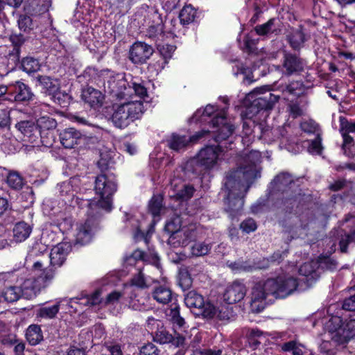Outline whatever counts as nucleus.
<instances>
[{
  "mask_svg": "<svg viewBox=\"0 0 355 355\" xmlns=\"http://www.w3.org/2000/svg\"><path fill=\"white\" fill-rule=\"evenodd\" d=\"M267 190L272 206L277 211L279 223L284 228L291 229L294 225L293 219L309 209L310 198L296 187L294 177L288 172L275 175Z\"/></svg>",
  "mask_w": 355,
  "mask_h": 355,
  "instance_id": "nucleus-1",
  "label": "nucleus"
},
{
  "mask_svg": "<svg viewBox=\"0 0 355 355\" xmlns=\"http://www.w3.org/2000/svg\"><path fill=\"white\" fill-rule=\"evenodd\" d=\"M299 273L302 276L300 279L286 276L268 278L265 281V287L270 295L275 298L284 299L297 290L299 281L304 282L307 287H311L320 278L318 272L308 263L300 266Z\"/></svg>",
  "mask_w": 355,
  "mask_h": 355,
  "instance_id": "nucleus-2",
  "label": "nucleus"
},
{
  "mask_svg": "<svg viewBox=\"0 0 355 355\" xmlns=\"http://www.w3.org/2000/svg\"><path fill=\"white\" fill-rule=\"evenodd\" d=\"M223 151L220 144L206 145L195 157L185 163L184 172L196 176L204 175L217 165L219 155Z\"/></svg>",
  "mask_w": 355,
  "mask_h": 355,
  "instance_id": "nucleus-3",
  "label": "nucleus"
},
{
  "mask_svg": "<svg viewBox=\"0 0 355 355\" xmlns=\"http://www.w3.org/2000/svg\"><path fill=\"white\" fill-rule=\"evenodd\" d=\"M117 190L116 176L113 174L100 173L95 179L94 191L100 198L97 202L87 200L89 209L98 207L107 211L112 209L113 196Z\"/></svg>",
  "mask_w": 355,
  "mask_h": 355,
  "instance_id": "nucleus-4",
  "label": "nucleus"
},
{
  "mask_svg": "<svg viewBox=\"0 0 355 355\" xmlns=\"http://www.w3.org/2000/svg\"><path fill=\"white\" fill-rule=\"evenodd\" d=\"M211 128H216L214 131L201 130L196 132L189 139V142L197 143L201 140L210 139H213L216 143L220 144L222 141L227 140L234 132L235 127L233 124L228 122L227 118L224 114H218L211 120Z\"/></svg>",
  "mask_w": 355,
  "mask_h": 355,
  "instance_id": "nucleus-5",
  "label": "nucleus"
},
{
  "mask_svg": "<svg viewBox=\"0 0 355 355\" xmlns=\"http://www.w3.org/2000/svg\"><path fill=\"white\" fill-rule=\"evenodd\" d=\"M224 186L227 191L225 210L233 219L241 214L244 205L243 197L239 192L240 181L235 178L234 173L227 175Z\"/></svg>",
  "mask_w": 355,
  "mask_h": 355,
  "instance_id": "nucleus-6",
  "label": "nucleus"
},
{
  "mask_svg": "<svg viewBox=\"0 0 355 355\" xmlns=\"http://www.w3.org/2000/svg\"><path fill=\"white\" fill-rule=\"evenodd\" d=\"M144 105L141 101H130L117 106L112 115L115 127L123 129L141 117Z\"/></svg>",
  "mask_w": 355,
  "mask_h": 355,
  "instance_id": "nucleus-7",
  "label": "nucleus"
},
{
  "mask_svg": "<svg viewBox=\"0 0 355 355\" xmlns=\"http://www.w3.org/2000/svg\"><path fill=\"white\" fill-rule=\"evenodd\" d=\"M35 282L26 279L21 286L6 284L2 291V296L8 302H15L23 297L27 300L36 297L40 288L35 285Z\"/></svg>",
  "mask_w": 355,
  "mask_h": 355,
  "instance_id": "nucleus-8",
  "label": "nucleus"
},
{
  "mask_svg": "<svg viewBox=\"0 0 355 355\" xmlns=\"http://www.w3.org/2000/svg\"><path fill=\"white\" fill-rule=\"evenodd\" d=\"M94 137H87L74 128H68L59 134L60 143L65 148H89Z\"/></svg>",
  "mask_w": 355,
  "mask_h": 355,
  "instance_id": "nucleus-9",
  "label": "nucleus"
},
{
  "mask_svg": "<svg viewBox=\"0 0 355 355\" xmlns=\"http://www.w3.org/2000/svg\"><path fill=\"white\" fill-rule=\"evenodd\" d=\"M153 340L161 345H168L173 348H184L187 345L186 335L172 329H168L164 326L157 328L153 335Z\"/></svg>",
  "mask_w": 355,
  "mask_h": 355,
  "instance_id": "nucleus-10",
  "label": "nucleus"
},
{
  "mask_svg": "<svg viewBox=\"0 0 355 355\" xmlns=\"http://www.w3.org/2000/svg\"><path fill=\"white\" fill-rule=\"evenodd\" d=\"M26 15H21L18 26L21 31L26 32L33 28L32 17H40L44 13V0H27L24 5Z\"/></svg>",
  "mask_w": 355,
  "mask_h": 355,
  "instance_id": "nucleus-11",
  "label": "nucleus"
},
{
  "mask_svg": "<svg viewBox=\"0 0 355 355\" xmlns=\"http://www.w3.org/2000/svg\"><path fill=\"white\" fill-rule=\"evenodd\" d=\"M12 50H10L7 56V73L12 71L20 67V57L21 48L24 46L26 39L23 34L12 33L9 36Z\"/></svg>",
  "mask_w": 355,
  "mask_h": 355,
  "instance_id": "nucleus-12",
  "label": "nucleus"
},
{
  "mask_svg": "<svg viewBox=\"0 0 355 355\" xmlns=\"http://www.w3.org/2000/svg\"><path fill=\"white\" fill-rule=\"evenodd\" d=\"M130 84L125 78H121L116 81V87H117V91L116 96L117 98H123L129 96V90L130 89H133L135 94L139 97L140 99L145 100L146 98L148 97L147 88L143 80H140V82L132 81Z\"/></svg>",
  "mask_w": 355,
  "mask_h": 355,
  "instance_id": "nucleus-13",
  "label": "nucleus"
},
{
  "mask_svg": "<svg viewBox=\"0 0 355 355\" xmlns=\"http://www.w3.org/2000/svg\"><path fill=\"white\" fill-rule=\"evenodd\" d=\"M154 53L153 46L144 42H134L129 50L128 58L136 65H142L147 62Z\"/></svg>",
  "mask_w": 355,
  "mask_h": 355,
  "instance_id": "nucleus-14",
  "label": "nucleus"
},
{
  "mask_svg": "<svg viewBox=\"0 0 355 355\" xmlns=\"http://www.w3.org/2000/svg\"><path fill=\"white\" fill-rule=\"evenodd\" d=\"M279 99V96L275 95L269 91L264 92L251 102L250 105L247 108L248 112V114L252 113V116H253L261 111L271 110Z\"/></svg>",
  "mask_w": 355,
  "mask_h": 355,
  "instance_id": "nucleus-15",
  "label": "nucleus"
},
{
  "mask_svg": "<svg viewBox=\"0 0 355 355\" xmlns=\"http://www.w3.org/2000/svg\"><path fill=\"white\" fill-rule=\"evenodd\" d=\"M15 128L24 137H27L31 143L38 145L40 141L42 145H44L42 129L38 123L30 120L21 121L15 124Z\"/></svg>",
  "mask_w": 355,
  "mask_h": 355,
  "instance_id": "nucleus-16",
  "label": "nucleus"
},
{
  "mask_svg": "<svg viewBox=\"0 0 355 355\" xmlns=\"http://www.w3.org/2000/svg\"><path fill=\"white\" fill-rule=\"evenodd\" d=\"M8 99L17 103H28L32 100L33 94L31 88L21 81L9 85Z\"/></svg>",
  "mask_w": 355,
  "mask_h": 355,
  "instance_id": "nucleus-17",
  "label": "nucleus"
},
{
  "mask_svg": "<svg viewBox=\"0 0 355 355\" xmlns=\"http://www.w3.org/2000/svg\"><path fill=\"white\" fill-rule=\"evenodd\" d=\"M282 67L284 73L290 76L300 74L304 69V63L302 58L292 53H285L283 57Z\"/></svg>",
  "mask_w": 355,
  "mask_h": 355,
  "instance_id": "nucleus-18",
  "label": "nucleus"
},
{
  "mask_svg": "<svg viewBox=\"0 0 355 355\" xmlns=\"http://www.w3.org/2000/svg\"><path fill=\"white\" fill-rule=\"evenodd\" d=\"M269 291L265 287V282L256 284L252 289L250 306L252 311L257 313L262 311L265 309L264 301L268 295H270Z\"/></svg>",
  "mask_w": 355,
  "mask_h": 355,
  "instance_id": "nucleus-19",
  "label": "nucleus"
},
{
  "mask_svg": "<svg viewBox=\"0 0 355 355\" xmlns=\"http://www.w3.org/2000/svg\"><path fill=\"white\" fill-rule=\"evenodd\" d=\"M245 294V286L238 281H234L232 285L227 287L223 294V300L227 304H233L242 300Z\"/></svg>",
  "mask_w": 355,
  "mask_h": 355,
  "instance_id": "nucleus-20",
  "label": "nucleus"
},
{
  "mask_svg": "<svg viewBox=\"0 0 355 355\" xmlns=\"http://www.w3.org/2000/svg\"><path fill=\"white\" fill-rule=\"evenodd\" d=\"M148 17L152 19V23L147 29L146 35L156 42L158 40H163L164 31L162 15L155 11Z\"/></svg>",
  "mask_w": 355,
  "mask_h": 355,
  "instance_id": "nucleus-21",
  "label": "nucleus"
},
{
  "mask_svg": "<svg viewBox=\"0 0 355 355\" xmlns=\"http://www.w3.org/2000/svg\"><path fill=\"white\" fill-rule=\"evenodd\" d=\"M81 99L91 108L97 109L103 105L104 96L102 92L92 87L83 89Z\"/></svg>",
  "mask_w": 355,
  "mask_h": 355,
  "instance_id": "nucleus-22",
  "label": "nucleus"
},
{
  "mask_svg": "<svg viewBox=\"0 0 355 355\" xmlns=\"http://www.w3.org/2000/svg\"><path fill=\"white\" fill-rule=\"evenodd\" d=\"M94 222V218L88 217L84 223L80 225L76 235V241L77 243L85 245L91 241Z\"/></svg>",
  "mask_w": 355,
  "mask_h": 355,
  "instance_id": "nucleus-23",
  "label": "nucleus"
},
{
  "mask_svg": "<svg viewBox=\"0 0 355 355\" xmlns=\"http://www.w3.org/2000/svg\"><path fill=\"white\" fill-rule=\"evenodd\" d=\"M218 114H224L227 118L226 114L224 112H216V110L214 106L211 105H207L204 109L197 110L190 120L194 123H204L207 122L211 127V120Z\"/></svg>",
  "mask_w": 355,
  "mask_h": 355,
  "instance_id": "nucleus-24",
  "label": "nucleus"
},
{
  "mask_svg": "<svg viewBox=\"0 0 355 355\" xmlns=\"http://www.w3.org/2000/svg\"><path fill=\"white\" fill-rule=\"evenodd\" d=\"M254 30V33L259 36L268 34L279 35L282 32L281 23L278 19L270 18L267 22L256 26Z\"/></svg>",
  "mask_w": 355,
  "mask_h": 355,
  "instance_id": "nucleus-25",
  "label": "nucleus"
},
{
  "mask_svg": "<svg viewBox=\"0 0 355 355\" xmlns=\"http://www.w3.org/2000/svg\"><path fill=\"white\" fill-rule=\"evenodd\" d=\"M168 316L173 325L171 329L176 332H182L187 336L189 326L184 318L180 315L179 305L175 304V306L171 308Z\"/></svg>",
  "mask_w": 355,
  "mask_h": 355,
  "instance_id": "nucleus-26",
  "label": "nucleus"
},
{
  "mask_svg": "<svg viewBox=\"0 0 355 355\" xmlns=\"http://www.w3.org/2000/svg\"><path fill=\"white\" fill-rule=\"evenodd\" d=\"M109 71L108 69L98 70L96 67L89 66L85 68L82 74L78 76V78L80 81L99 84L102 81L103 76L107 74Z\"/></svg>",
  "mask_w": 355,
  "mask_h": 355,
  "instance_id": "nucleus-27",
  "label": "nucleus"
},
{
  "mask_svg": "<svg viewBox=\"0 0 355 355\" xmlns=\"http://www.w3.org/2000/svg\"><path fill=\"white\" fill-rule=\"evenodd\" d=\"M200 13L198 9L194 8L191 4H185L179 13V19L181 24L186 26L192 23L197 22L200 17Z\"/></svg>",
  "mask_w": 355,
  "mask_h": 355,
  "instance_id": "nucleus-28",
  "label": "nucleus"
},
{
  "mask_svg": "<svg viewBox=\"0 0 355 355\" xmlns=\"http://www.w3.org/2000/svg\"><path fill=\"white\" fill-rule=\"evenodd\" d=\"M66 244L58 243L51 248L49 254L50 264L52 267L61 266L66 259L67 249Z\"/></svg>",
  "mask_w": 355,
  "mask_h": 355,
  "instance_id": "nucleus-29",
  "label": "nucleus"
},
{
  "mask_svg": "<svg viewBox=\"0 0 355 355\" xmlns=\"http://www.w3.org/2000/svg\"><path fill=\"white\" fill-rule=\"evenodd\" d=\"M345 325V320L342 315H339L338 311L336 315H331L327 322V328L329 331L334 334L332 339L338 343V338L341 337L342 333L340 330H343Z\"/></svg>",
  "mask_w": 355,
  "mask_h": 355,
  "instance_id": "nucleus-30",
  "label": "nucleus"
},
{
  "mask_svg": "<svg viewBox=\"0 0 355 355\" xmlns=\"http://www.w3.org/2000/svg\"><path fill=\"white\" fill-rule=\"evenodd\" d=\"M286 40L290 46L295 51H300L306 41L305 33L303 31V26L293 31L286 35Z\"/></svg>",
  "mask_w": 355,
  "mask_h": 355,
  "instance_id": "nucleus-31",
  "label": "nucleus"
},
{
  "mask_svg": "<svg viewBox=\"0 0 355 355\" xmlns=\"http://www.w3.org/2000/svg\"><path fill=\"white\" fill-rule=\"evenodd\" d=\"M340 331H341L342 335L338 338V344L344 345L350 340H355V318L345 319L343 329L340 330Z\"/></svg>",
  "mask_w": 355,
  "mask_h": 355,
  "instance_id": "nucleus-32",
  "label": "nucleus"
},
{
  "mask_svg": "<svg viewBox=\"0 0 355 355\" xmlns=\"http://www.w3.org/2000/svg\"><path fill=\"white\" fill-rule=\"evenodd\" d=\"M153 297L157 302L166 304L171 302L173 299L176 301L175 297L173 296L172 291L165 286H159L155 288L153 292Z\"/></svg>",
  "mask_w": 355,
  "mask_h": 355,
  "instance_id": "nucleus-33",
  "label": "nucleus"
},
{
  "mask_svg": "<svg viewBox=\"0 0 355 355\" xmlns=\"http://www.w3.org/2000/svg\"><path fill=\"white\" fill-rule=\"evenodd\" d=\"M31 231V227L24 221L17 223L12 230L14 240L17 243L24 241L28 238Z\"/></svg>",
  "mask_w": 355,
  "mask_h": 355,
  "instance_id": "nucleus-34",
  "label": "nucleus"
},
{
  "mask_svg": "<svg viewBox=\"0 0 355 355\" xmlns=\"http://www.w3.org/2000/svg\"><path fill=\"white\" fill-rule=\"evenodd\" d=\"M181 227V220L179 217L171 218L166 222L164 230L169 235V242H172L173 239H176L182 233L180 231Z\"/></svg>",
  "mask_w": 355,
  "mask_h": 355,
  "instance_id": "nucleus-35",
  "label": "nucleus"
},
{
  "mask_svg": "<svg viewBox=\"0 0 355 355\" xmlns=\"http://www.w3.org/2000/svg\"><path fill=\"white\" fill-rule=\"evenodd\" d=\"M184 303L187 307L198 310L205 305L204 297L196 291H189L184 297Z\"/></svg>",
  "mask_w": 355,
  "mask_h": 355,
  "instance_id": "nucleus-36",
  "label": "nucleus"
},
{
  "mask_svg": "<svg viewBox=\"0 0 355 355\" xmlns=\"http://www.w3.org/2000/svg\"><path fill=\"white\" fill-rule=\"evenodd\" d=\"M26 338L31 345H37L43 340V334L40 326L31 324L26 331Z\"/></svg>",
  "mask_w": 355,
  "mask_h": 355,
  "instance_id": "nucleus-37",
  "label": "nucleus"
},
{
  "mask_svg": "<svg viewBox=\"0 0 355 355\" xmlns=\"http://www.w3.org/2000/svg\"><path fill=\"white\" fill-rule=\"evenodd\" d=\"M256 34L253 31L245 35L243 37V51L248 54H257L258 49L257 45L259 39L256 37Z\"/></svg>",
  "mask_w": 355,
  "mask_h": 355,
  "instance_id": "nucleus-38",
  "label": "nucleus"
},
{
  "mask_svg": "<svg viewBox=\"0 0 355 355\" xmlns=\"http://www.w3.org/2000/svg\"><path fill=\"white\" fill-rule=\"evenodd\" d=\"M350 245H355V228L351 230L349 232H345L340 234L338 246L341 253H347Z\"/></svg>",
  "mask_w": 355,
  "mask_h": 355,
  "instance_id": "nucleus-39",
  "label": "nucleus"
},
{
  "mask_svg": "<svg viewBox=\"0 0 355 355\" xmlns=\"http://www.w3.org/2000/svg\"><path fill=\"white\" fill-rule=\"evenodd\" d=\"M41 64L37 59L26 56L21 59L19 69L31 74L40 70Z\"/></svg>",
  "mask_w": 355,
  "mask_h": 355,
  "instance_id": "nucleus-40",
  "label": "nucleus"
},
{
  "mask_svg": "<svg viewBox=\"0 0 355 355\" xmlns=\"http://www.w3.org/2000/svg\"><path fill=\"white\" fill-rule=\"evenodd\" d=\"M343 137V144L341 148L343 154L348 158L352 159L355 157V150L353 149L354 146V138L349 133L340 132Z\"/></svg>",
  "mask_w": 355,
  "mask_h": 355,
  "instance_id": "nucleus-41",
  "label": "nucleus"
},
{
  "mask_svg": "<svg viewBox=\"0 0 355 355\" xmlns=\"http://www.w3.org/2000/svg\"><path fill=\"white\" fill-rule=\"evenodd\" d=\"M189 143L187 136L173 133L168 140V146L173 150L179 151L185 148Z\"/></svg>",
  "mask_w": 355,
  "mask_h": 355,
  "instance_id": "nucleus-42",
  "label": "nucleus"
},
{
  "mask_svg": "<svg viewBox=\"0 0 355 355\" xmlns=\"http://www.w3.org/2000/svg\"><path fill=\"white\" fill-rule=\"evenodd\" d=\"M6 182L11 189L15 190H20L24 184L23 177L15 171H8L6 175Z\"/></svg>",
  "mask_w": 355,
  "mask_h": 355,
  "instance_id": "nucleus-43",
  "label": "nucleus"
},
{
  "mask_svg": "<svg viewBox=\"0 0 355 355\" xmlns=\"http://www.w3.org/2000/svg\"><path fill=\"white\" fill-rule=\"evenodd\" d=\"M163 196L162 195H153L148 202V212L153 217L159 216L163 208Z\"/></svg>",
  "mask_w": 355,
  "mask_h": 355,
  "instance_id": "nucleus-44",
  "label": "nucleus"
},
{
  "mask_svg": "<svg viewBox=\"0 0 355 355\" xmlns=\"http://www.w3.org/2000/svg\"><path fill=\"white\" fill-rule=\"evenodd\" d=\"M57 127V121L55 119L46 116V148H50L55 141L53 130Z\"/></svg>",
  "mask_w": 355,
  "mask_h": 355,
  "instance_id": "nucleus-45",
  "label": "nucleus"
},
{
  "mask_svg": "<svg viewBox=\"0 0 355 355\" xmlns=\"http://www.w3.org/2000/svg\"><path fill=\"white\" fill-rule=\"evenodd\" d=\"M60 91V83L58 79H52L46 76V96L50 98Z\"/></svg>",
  "mask_w": 355,
  "mask_h": 355,
  "instance_id": "nucleus-46",
  "label": "nucleus"
},
{
  "mask_svg": "<svg viewBox=\"0 0 355 355\" xmlns=\"http://www.w3.org/2000/svg\"><path fill=\"white\" fill-rule=\"evenodd\" d=\"M349 296L342 302V309L347 311H355V286L349 289Z\"/></svg>",
  "mask_w": 355,
  "mask_h": 355,
  "instance_id": "nucleus-47",
  "label": "nucleus"
},
{
  "mask_svg": "<svg viewBox=\"0 0 355 355\" xmlns=\"http://www.w3.org/2000/svg\"><path fill=\"white\" fill-rule=\"evenodd\" d=\"M304 89L302 81H293L286 86V91L297 97L301 96L304 94Z\"/></svg>",
  "mask_w": 355,
  "mask_h": 355,
  "instance_id": "nucleus-48",
  "label": "nucleus"
},
{
  "mask_svg": "<svg viewBox=\"0 0 355 355\" xmlns=\"http://www.w3.org/2000/svg\"><path fill=\"white\" fill-rule=\"evenodd\" d=\"M168 63V60L159 55L157 58H154L153 62L149 64L148 69L157 75L165 68Z\"/></svg>",
  "mask_w": 355,
  "mask_h": 355,
  "instance_id": "nucleus-49",
  "label": "nucleus"
},
{
  "mask_svg": "<svg viewBox=\"0 0 355 355\" xmlns=\"http://www.w3.org/2000/svg\"><path fill=\"white\" fill-rule=\"evenodd\" d=\"M319 267L322 270L334 271L336 270L338 263L336 260L329 257H319L318 258Z\"/></svg>",
  "mask_w": 355,
  "mask_h": 355,
  "instance_id": "nucleus-50",
  "label": "nucleus"
},
{
  "mask_svg": "<svg viewBox=\"0 0 355 355\" xmlns=\"http://www.w3.org/2000/svg\"><path fill=\"white\" fill-rule=\"evenodd\" d=\"M50 99L55 104L64 108L69 105L70 96L68 94L60 91L55 93V95H53Z\"/></svg>",
  "mask_w": 355,
  "mask_h": 355,
  "instance_id": "nucleus-51",
  "label": "nucleus"
},
{
  "mask_svg": "<svg viewBox=\"0 0 355 355\" xmlns=\"http://www.w3.org/2000/svg\"><path fill=\"white\" fill-rule=\"evenodd\" d=\"M176 46L173 44H157L159 55L164 58V59L168 61H169V60L172 58L173 53L176 50Z\"/></svg>",
  "mask_w": 355,
  "mask_h": 355,
  "instance_id": "nucleus-52",
  "label": "nucleus"
},
{
  "mask_svg": "<svg viewBox=\"0 0 355 355\" xmlns=\"http://www.w3.org/2000/svg\"><path fill=\"white\" fill-rule=\"evenodd\" d=\"M282 349L284 352H291L292 355H304L302 349L295 340H290L283 343Z\"/></svg>",
  "mask_w": 355,
  "mask_h": 355,
  "instance_id": "nucleus-53",
  "label": "nucleus"
},
{
  "mask_svg": "<svg viewBox=\"0 0 355 355\" xmlns=\"http://www.w3.org/2000/svg\"><path fill=\"white\" fill-rule=\"evenodd\" d=\"M216 307L209 301H205V305L198 309L197 314L202 315L206 318H213L216 315Z\"/></svg>",
  "mask_w": 355,
  "mask_h": 355,
  "instance_id": "nucleus-54",
  "label": "nucleus"
},
{
  "mask_svg": "<svg viewBox=\"0 0 355 355\" xmlns=\"http://www.w3.org/2000/svg\"><path fill=\"white\" fill-rule=\"evenodd\" d=\"M211 248L209 245L205 244V243L198 242L195 243L191 247V254L195 257H201L206 255Z\"/></svg>",
  "mask_w": 355,
  "mask_h": 355,
  "instance_id": "nucleus-55",
  "label": "nucleus"
},
{
  "mask_svg": "<svg viewBox=\"0 0 355 355\" xmlns=\"http://www.w3.org/2000/svg\"><path fill=\"white\" fill-rule=\"evenodd\" d=\"M46 17L47 18V19H46V24H49L50 31H51V34H52V37L51 39V40H52V44L53 45V48H55L58 46L61 45L60 40L58 39L59 31L53 26V18L51 17V15L47 13V15L46 16Z\"/></svg>",
  "mask_w": 355,
  "mask_h": 355,
  "instance_id": "nucleus-56",
  "label": "nucleus"
},
{
  "mask_svg": "<svg viewBox=\"0 0 355 355\" xmlns=\"http://www.w3.org/2000/svg\"><path fill=\"white\" fill-rule=\"evenodd\" d=\"M160 350L153 343H144L139 348V355H159Z\"/></svg>",
  "mask_w": 355,
  "mask_h": 355,
  "instance_id": "nucleus-57",
  "label": "nucleus"
},
{
  "mask_svg": "<svg viewBox=\"0 0 355 355\" xmlns=\"http://www.w3.org/2000/svg\"><path fill=\"white\" fill-rule=\"evenodd\" d=\"M340 132L355 133V121H349L345 116L339 117Z\"/></svg>",
  "mask_w": 355,
  "mask_h": 355,
  "instance_id": "nucleus-58",
  "label": "nucleus"
},
{
  "mask_svg": "<svg viewBox=\"0 0 355 355\" xmlns=\"http://www.w3.org/2000/svg\"><path fill=\"white\" fill-rule=\"evenodd\" d=\"M240 229L246 234H250L257 230V224L252 218H248L240 224Z\"/></svg>",
  "mask_w": 355,
  "mask_h": 355,
  "instance_id": "nucleus-59",
  "label": "nucleus"
},
{
  "mask_svg": "<svg viewBox=\"0 0 355 355\" xmlns=\"http://www.w3.org/2000/svg\"><path fill=\"white\" fill-rule=\"evenodd\" d=\"M323 150L322 145V137L320 135L318 134L315 138L311 141L309 146V151L310 153H315L318 155H321Z\"/></svg>",
  "mask_w": 355,
  "mask_h": 355,
  "instance_id": "nucleus-60",
  "label": "nucleus"
},
{
  "mask_svg": "<svg viewBox=\"0 0 355 355\" xmlns=\"http://www.w3.org/2000/svg\"><path fill=\"white\" fill-rule=\"evenodd\" d=\"M288 250H277L274 252L270 257V261L273 264H279L288 256Z\"/></svg>",
  "mask_w": 355,
  "mask_h": 355,
  "instance_id": "nucleus-61",
  "label": "nucleus"
},
{
  "mask_svg": "<svg viewBox=\"0 0 355 355\" xmlns=\"http://www.w3.org/2000/svg\"><path fill=\"white\" fill-rule=\"evenodd\" d=\"M146 257V253L139 250L137 249L132 252L131 255L125 259V261L129 265H135L138 261H143Z\"/></svg>",
  "mask_w": 355,
  "mask_h": 355,
  "instance_id": "nucleus-62",
  "label": "nucleus"
},
{
  "mask_svg": "<svg viewBox=\"0 0 355 355\" xmlns=\"http://www.w3.org/2000/svg\"><path fill=\"white\" fill-rule=\"evenodd\" d=\"M102 302L103 299L101 298V291L100 289L95 290L87 297V304L89 306L99 305Z\"/></svg>",
  "mask_w": 355,
  "mask_h": 355,
  "instance_id": "nucleus-63",
  "label": "nucleus"
},
{
  "mask_svg": "<svg viewBox=\"0 0 355 355\" xmlns=\"http://www.w3.org/2000/svg\"><path fill=\"white\" fill-rule=\"evenodd\" d=\"M121 293L119 291H114L109 293L104 300V305L107 306L109 304H113L117 302L121 297Z\"/></svg>",
  "mask_w": 355,
  "mask_h": 355,
  "instance_id": "nucleus-64",
  "label": "nucleus"
}]
</instances>
